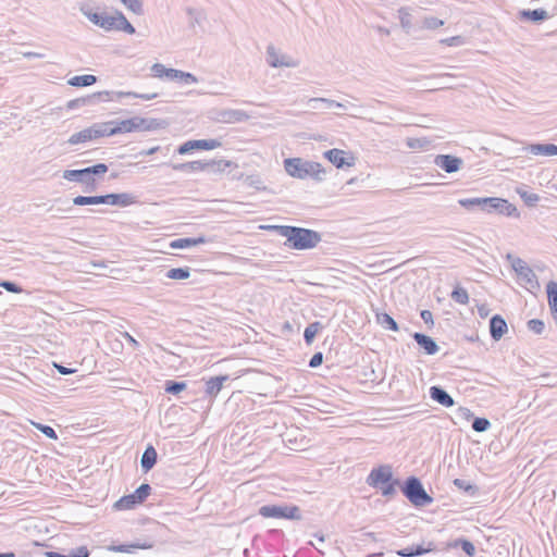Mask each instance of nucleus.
Returning a JSON list of instances; mask_svg holds the SVG:
<instances>
[{
    "label": "nucleus",
    "mask_w": 557,
    "mask_h": 557,
    "mask_svg": "<svg viewBox=\"0 0 557 557\" xmlns=\"http://www.w3.org/2000/svg\"><path fill=\"white\" fill-rule=\"evenodd\" d=\"M112 30H122L129 35H133L136 32L135 27L127 21L121 11H116L115 15H113Z\"/></svg>",
    "instance_id": "nucleus-26"
},
{
    "label": "nucleus",
    "mask_w": 557,
    "mask_h": 557,
    "mask_svg": "<svg viewBox=\"0 0 557 557\" xmlns=\"http://www.w3.org/2000/svg\"><path fill=\"white\" fill-rule=\"evenodd\" d=\"M86 175H88V181L91 184V189L96 188V180L95 175H102L108 172V165L104 163H97L91 166L85 168Z\"/></svg>",
    "instance_id": "nucleus-35"
},
{
    "label": "nucleus",
    "mask_w": 557,
    "mask_h": 557,
    "mask_svg": "<svg viewBox=\"0 0 557 557\" xmlns=\"http://www.w3.org/2000/svg\"><path fill=\"white\" fill-rule=\"evenodd\" d=\"M548 304L555 319H557V283L550 281L546 286Z\"/></svg>",
    "instance_id": "nucleus-38"
},
{
    "label": "nucleus",
    "mask_w": 557,
    "mask_h": 557,
    "mask_svg": "<svg viewBox=\"0 0 557 557\" xmlns=\"http://www.w3.org/2000/svg\"><path fill=\"white\" fill-rule=\"evenodd\" d=\"M457 412L458 416L466 421H469L471 418H473V413L468 408L459 407Z\"/></svg>",
    "instance_id": "nucleus-63"
},
{
    "label": "nucleus",
    "mask_w": 557,
    "mask_h": 557,
    "mask_svg": "<svg viewBox=\"0 0 557 557\" xmlns=\"http://www.w3.org/2000/svg\"><path fill=\"white\" fill-rule=\"evenodd\" d=\"M508 331L507 322L505 319L495 314L490 320V334L494 341H499Z\"/></svg>",
    "instance_id": "nucleus-19"
},
{
    "label": "nucleus",
    "mask_w": 557,
    "mask_h": 557,
    "mask_svg": "<svg viewBox=\"0 0 557 557\" xmlns=\"http://www.w3.org/2000/svg\"><path fill=\"white\" fill-rule=\"evenodd\" d=\"M324 157L337 169L354 166L356 161L355 157L350 152L336 148L325 151Z\"/></svg>",
    "instance_id": "nucleus-13"
},
{
    "label": "nucleus",
    "mask_w": 557,
    "mask_h": 557,
    "mask_svg": "<svg viewBox=\"0 0 557 557\" xmlns=\"http://www.w3.org/2000/svg\"><path fill=\"white\" fill-rule=\"evenodd\" d=\"M366 482L370 487H379L380 485L383 487H423L418 476L410 475L405 481L395 478L391 465H381L373 468Z\"/></svg>",
    "instance_id": "nucleus-2"
},
{
    "label": "nucleus",
    "mask_w": 557,
    "mask_h": 557,
    "mask_svg": "<svg viewBox=\"0 0 557 557\" xmlns=\"http://www.w3.org/2000/svg\"><path fill=\"white\" fill-rule=\"evenodd\" d=\"M187 384L183 381H173L169 380L164 384V391L168 394L177 395L184 389H186Z\"/></svg>",
    "instance_id": "nucleus-43"
},
{
    "label": "nucleus",
    "mask_w": 557,
    "mask_h": 557,
    "mask_svg": "<svg viewBox=\"0 0 557 557\" xmlns=\"http://www.w3.org/2000/svg\"><path fill=\"white\" fill-rule=\"evenodd\" d=\"M213 120L220 123H240L249 120V114L243 110L237 109H221L213 113Z\"/></svg>",
    "instance_id": "nucleus-14"
},
{
    "label": "nucleus",
    "mask_w": 557,
    "mask_h": 557,
    "mask_svg": "<svg viewBox=\"0 0 557 557\" xmlns=\"http://www.w3.org/2000/svg\"><path fill=\"white\" fill-rule=\"evenodd\" d=\"M69 557H89V550L86 546H81L76 549L71 550L67 554Z\"/></svg>",
    "instance_id": "nucleus-61"
},
{
    "label": "nucleus",
    "mask_w": 557,
    "mask_h": 557,
    "mask_svg": "<svg viewBox=\"0 0 557 557\" xmlns=\"http://www.w3.org/2000/svg\"><path fill=\"white\" fill-rule=\"evenodd\" d=\"M152 547V544L149 543H133V544H120V545H112L109 547L112 552H119V553H127L132 554L135 552V549H149Z\"/></svg>",
    "instance_id": "nucleus-32"
},
{
    "label": "nucleus",
    "mask_w": 557,
    "mask_h": 557,
    "mask_svg": "<svg viewBox=\"0 0 557 557\" xmlns=\"http://www.w3.org/2000/svg\"><path fill=\"white\" fill-rule=\"evenodd\" d=\"M413 339L418 344V346L426 354V355H435L440 347L436 342L431 337L423 333L416 332L412 334Z\"/></svg>",
    "instance_id": "nucleus-20"
},
{
    "label": "nucleus",
    "mask_w": 557,
    "mask_h": 557,
    "mask_svg": "<svg viewBox=\"0 0 557 557\" xmlns=\"http://www.w3.org/2000/svg\"><path fill=\"white\" fill-rule=\"evenodd\" d=\"M406 144L410 149H426L431 145V141L425 137L407 138Z\"/></svg>",
    "instance_id": "nucleus-50"
},
{
    "label": "nucleus",
    "mask_w": 557,
    "mask_h": 557,
    "mask_svg": "<svg viewBox=\"0 0 557 557\" xmlns=\"http://www.w3.org/2000/svg\"><path fill=\"white\" fill-rule=\"evenodd\" d=\"M484 197L459 198L458 203L469 211H483Z\"/></svg>",
    "instance_id": "nucleus-36"
},
{
    "label": "nucleus",
    "mask_w": 557,
    "mask_h": 557,
    "mask_svg": "<svg viewBox=\"0 0 557 557\" xmlns=\"http://www.w3.org/2000/svg\"><path fill=\"white\" fill-rule=\"evenodd\" d=\"M376 320L382 326L391 331L397 332L399 330L397 322L388 313H377Z\"/></svg>",
    "instance_id": "nucleus-42"
},
{
    "label": "nucleus",
    "mask_w": 557,
    "mask_h": 557,
    "mask_svg": "<svg viewBox=\"0 0 557 557\" xmlns=\"http://www.w3.org/2000/svg\"><path fill=\"white\" fill-rule=\"evenodd\" d=\"M139 98L143 100H151L158 97L157 92L153 94H138L135 91H98L90 94L85 97H79L76 99H72L66 103V109L75 110L82 107H92L98 104L101 101H111L114 98Z\"/></svg>",
    "instance_id": "nucleus-3"
},
{
    "label": "nucleus",
    "mask_w": 557,
    "mask_h": 557,
    "mask_svg": "<svg viewBox=\"0 0 557 557\" xmlns=\"http://www.w3.org/2000/svg\"><path fill=\"white\" fill-rule=\"evenodd\" d=\"M271 230L286 238L285 246L295 250H307L314 248L321 242V234L310 228L290 225H268Z\"/></svg>",
    "instance_id": "nucleus-1"
},
{
    "label": "nucleus",
    "mask_w": 557,
    "mask_h": 557,
    "mask_svg": "<svg viewBox=\"0 0 557 557\" xmlns=\"http://www.w3.org/2000/svg\"><path fill=\"white\" fill-rule=\"evenodd\" d=\"M221 146L216 139H193L188 140L177 148V153L187 154L194 150H212Z\"/></svg>",
    "instance_id": "nucleus-12"
},
{
    "label": "nucleus",
    "mask_w": 557,
    "mask_h": 557,
    "mask_svg": "<svg viewBox=\"0 0 557 557\" xmlns=\"http://www.w3.org/2000/svg\"><path fill=\"white\" fill-rule=\"evenodd\" d=\"M97 82V77L91 74L77 75L67 81V84L73 87H87L94 85Z\"/></svg>",
    "instance_id": "nucleus-37"
},
{
    "label": "nucleus",
    "mask_w": 557,
    "mask_h": 557,
    "mask_svg": "<svg viewBox=\"0 0 557 557\" xmlns=\"http://www.w3.org/2000/svg\"><path fill=\"white\" fill-rule=\"evenodd\" d=\"M112 30H122L129 35H133L136 32L135 27L127 21L121 11H116L115 15H113Z\"/></svg>",
    "instance_id": "nucleus-24"
},
{
    "label": "nucleus",
    "mask_w": 557,
    "mask_h": 557,
    "mask_svg": "<svg viewBox=\"0 0 557 557\" xmlns=\"http://www.w3.org/2000/svg\"><path fill=\"white\" fill-rule=\"evenodd\" d=\"M185 11L189 16L188 25L191 29H195L196 26H201L206 18V14L202 10L188 7Z\"/></svg>",
    "instance_id": "nucleus-33"
},
{
    "label": "nucleus",
    "mask_w": 557,
    "mask_h": 557,
    "mask_svg": "<svg viewBox=\"0 0 557 557\" xmlns=\"http://www.w3.org/2000/svg\"><path fill=\"white\" fill-rule=\"evenodd\" d=\"M140 131H156L165 128L168 126V122L162 119H146L140 117Z\"/></svg>",
    "instance_id": "nucleus-34"
},
{
    "label": "nucleus",
    "mask_w": 557,
    "mask_h": 557,
    "mask_svg": "<svg viewBox=\"0 0 557 557\" xmlns=\"http://www.w3.org/2000/svg\"><path fill=\"white\" fill-rule=\"evenodd\" d=\"M107 205L106 195L100 196H76L73 198L75 206Z\"/></svg>",
    "instance_id": "nucleus-31"
},
{
    "label": "nucleus",
    "mask_w": 557,
    "mask_h": 557,
    "mask_svg": "<svg viewBox=\"0 0 557 557\" xmlns=\"http://www.w3.org/2000/svg\"><path fill=\"white\" fill-rule=\"evenodd\" d=\"M399 21L401 27L409 33V30L412 27V14L410 13L409 9L407 8H400L398 10Z\"/></svg>",
    "instance_id": "nucleus-45"
},
{
    "label": "nucleus",
    "mask_w": 557,
    "mask_h": 557,
    "mask_svg": "<svg viewBox=\"0 0 557 557\" xmlns=\"http://www.w3.org/2000/svg\"><path fill=\"white\" fill-rule=\"evenodd\" d=\"M435 164L447 173H453V156L440 154L435 158Z\"/></svg>",
    "instance_id": "nucleus-47"
},
{
    "label": "nucleus",
    "mask_w": 557,
    "mask_h": 557,
    "mask_svg": "<svg viewBox=\"0 0 557 557\" xmlns=\"http://www.w3.org/2000/svg\"><path fill=\"white\" fill-rule=\"evenodd\" d=\"M420 317L429 329H432L434 326L433 314L430 310H422L420 312Z\"/></svg>",
    "instance_id": "nucleus-59"
},
{
    "label": "nucleus",
    "mask_w": 557,
    "mask_h": 557,
    "mask_svg": "<svg viewBox=\"0 0 557 557\" xmlns=\"http://www.w3.org/2000/svg\"><path fill=\"white\" fill-rule=\"evenodd\" d=\"M284 169L288 175L299 180L311 177L317 182H322L326 174V170L320 163L301 158L285 159Z\"/></svg>",
    "instance_id": "nucleus-4"
},
{
    "label": "nucleus",
    "mask_w": 557,
    "mask_h": 557,
    "mask_svg": "<svg viewBox=\"0 0 557 557\" xmlns=\"http://www.w3.org/2000/svg\"><path fill=\"white\" fill-rule=\"evenodd\" d=\"M323 329V325L321 322L315 321L305 329L304 332V339L307 345H311L314 341L315 335Z\"/></svg>",
    "instance_id": "nucleus-39"
},
{
    "label": "nucleus",
    "mask_w": 557,
    "mask_h": 557,
    "mask_svg": "<svg viewBox=\"0 0 557 557\" xmlns=\"http://www.w3.org/2000/svg\"><path fill=\"white\" fill-rule=\"evenodd\" d=\"M245 183L250 187H255L256 189H264V187L262 186V181L258 176H247Z\"/></svg>",
    "instance_id": "nucleus-58"
},
{
    "label": "nucleus",
    "mask_w": 557,
    "mask_h": 557,
    "mask_svg": "<svg viewBox=\"0 0 557 557\" xmlns=\"http://www.w3.org/2000/svg\"><path fill=\"white\" fill-rule=\"evenodd\" d=\"M228 375H219L210 377L206 382V394L210 397H215L223 387L224 382L228 381Z\"/></svg>",
    "instance_id": "nucleus-23"
},
{
    "label": "nucleus",
    "mask_w": 557,
    "mask_h": 557,
    "mask_svg": "<svg viewBox=\"0 0 557 557\" xmlns=\"http://www.w3.org/2000/svg\"><path fill=\"white\" fill-rule=\"evenodd\" d=\"M112 30H122L129 35H133L136 32L135 27L127 21L121 11H116L115 15H113Z\"/></svg>",
    "instance_id": "nucleus-25"
},
{
    "label": "nucleus",
    "mask_w": 557,
    "mask_h": 557,
    "mask_svg": "<svg viewBox=\"0 0 557 557\" xmlns=\"http://www.w3.org/2000/svg\"><path fill=\"white\" fill-rule=\"evenodd\" d=\"M517 194L528 207H534L540 201V196L537 194L529 193L524 188L518 187Z\"/></svg>",
    "instance_id": "nucleus-41"
},
{
    "label": "nucleus",
    "mask_w": 557,
    "mask_h": 557,
    "mask_svg": "<svg viewBox=\"0 0 557 557\" xmlns=\"http://www.w3.org/2000/svg\"><path fill=\"white\" fill-rule=\"evenodd\" d=\"M429 549L422 545H412L397 550V555L401 557H417L426 553Z\"/></svg>",
    "instance_id": "nucleus-40"
},
{
    "label": "nucleus",
    "mask_w": 557,
    "mask_h": 557,
    "mask_svg": "<svg viewBox=\"0 0 557 557\" xmlns=\"http://www.w3.org/2000/svg\"><path fill=\"white\" fill-rule=\"evenodd\" d=\"M168 69L161 63H154L151 66L152 75L159 78L165 77Z\"/></svg>",
    "instance_id": "nucleus-57"
},
{
    "label": "nucleus",
    "mask_w": 557,
    "mask_h": 557,
    "mask_svg": "<svg viewBox=\"0 0 557 557\" xmlns=\"http://www.w3.org/2000/svg\"><path fill=\"white\" fill-rule=\"evenodd\" d=\"M522 15L533 22L544 21L549 16L547 11L543 9L527 10L522 12Z\"/></svg>",
    "instance_id": "nucleus-46"
},
{
    "label": "nucleus",
    "mask_w": 557,
    "mask_h": 557,
    "mask_svg": "<svg viewBox=\"0 0 557 557\" xmlns=\"http://www.w3.org/2000/svg\"><path fill=\"white\" fill-rule=\"evenodd\" d=\"M508 259L512 260V269L525 283L530 284L531 287L539 286L534 271L522 259L512 258L510 255H508Z\"/></svg>",
    "instance_id": "nucleus-15"
},
{
    "label": "nucleus",
    "mask_w": 557,
    "mask_h": 557,
    "mask_svg": "<svg viewBox=\"0 0 557 557\" xmlns=\"http://www.w3.org/2000/svg\"><path fill=\"white\" fill-rule=\"evenodd\" d=\"M458 549H460L467 557H474L476 555V547L465 536L455 537V552Z\"/></svg>",
    "instance_id": "nucleus-29"
},
{
    "label": "nucleus",
    "mask_w": 557,
    "mask_h": 557,
    "mask_svg": "<svg viewBox=\"0 0 557 557\" xmlns=\"http://www.w3.org/2000/svg\"><path fill=\"white\" fill-rule=\"evenodd\" d=\"M430 397L445 406V407H450L453 406V396H450L444 388H442L441 386H432L430 388Z\"/></svg>",
    "instance_id": "nucleus-28"
},
{
    "label": "nucleus",
    "mask_w": 557,
    "mask_h": 557,
    "mask_svg": "<svg viewBox=\"0 0 557 557\" xmlns=\"http://www.w3.org/2000/svg\"><path fill=\"white\" fill-rule=\"evenodd\" d=\"M37 430H39L42 434H45L50 440H58L57 432L53 428L47 424L34 423Z\"/></svg>",
    "instance_id": "nucleus-55"
},
{
    "label": "nucleus",
    "mask_w": 557,
    "mask_h": 557,
    "mask_svg": "<svg viewBox=\"0 0 557 557\" xmlns=\"http://www.w3.org/2000/svg\"><path fill=\"white\" fill-rule=\"evenodd\" d=\"M165 276L171 280H187L190 276V270L188 267L173 268L166 272Z\"/></svg>",
    "instance_id": "nucleus-44"
},
{
    "label": "nucleus",
    "mask_w": 557,
    "mask_h": 557,
    "mask_svg": "<svg viewBox=\"0 0 557 557\" xmlns=\"http://www.w3.org/2000/svg\"><path fill=\"white\" fill-rule=\"evenodd\" d=\"M140 116H134L123 121H109L107 124V136H113L120 133H131L140 131Z\"/></svg>",
    "instance_id": "nucleus-10"
},
{
    "label": "nucleus",
    "mask_w": 557,
    "mask_h": 557,
    "mask_svg": "<svg viewBox=\"0 0 557 557\" xmlns=\"http://www.w3.org/2000/svg\"><path fill=\"white\" fill-rule=\"evenodd\" d=\"M170 247L174 249L189 248L194 247V242L191 237L177 238L171 242Z\"/></svg>",
    "instance_id": "nucleus-52"
},
{
    "label": "nucleus",
    "mask_w": 557,
    "mask_h": 557,
    "mask_svg": "<svg viewBox=\"0 0 557 557\" xmlns=\"http://www.w3.org/2000/svg\"><path fill=\"white\" fill-rule=\"evenodd\" d=\"M120 2L132 13L136 15L144 14V7L141 0H120Z\"/></svg>",
    "instance_id": "nucleus-48"
},
{
    "label": "nucleus",
    "mask_w": 557,
    "mask_h": 557,
    "mask_svg": "<svg viewBox=\"0 0 557 557\" xmlns=\"http://www.w3.org/2000/svg\"><path fill=\"white\" fill-rule=\"evenodd\" d=\"M528 329L540 335L545 330V323L540 319H531L528 321Z\"/></svg>",
    "instance_id": "nucleus-53"
},
{
    "label": "nucleus",
    "mask_w": 557,
    "mask_h": 557,
    "mask_svg": "<svg viewBox=\"0 0 557 557\" xmlns=\"http://www.w3.org/2000/svg\"><path fill=\"white\" fill-rule=\"evenodd\" d=\"M79 11L86 18H88V21H90L96 26H99L106 32L112 30L113 16L94 11L92 5L89 3H82L79 5Z\"/></svg>",
    "instance_id": "nucleus-9"
},
{
    "label": "nucleus",
    "mask_w": 557,
    "mask_h": 557,
    "mask_svg": "<svg viewBox=\"0 0 557 557\" xmlns=\"http://www.w3.org/2000/svg\"><path fill=\"white\" fill-rule=\"evenodd\" d=\"M406 498L417 507H423L432 503L433 498L426 490H400Z\"/></svg>",
    "instance_id": "nucleus-17"
},
{
    "label": "nucleus",
    "mask_w": 557,
    "mask_h": 557,
    "mask_svg": "<svg viewBox=\"0 0 557 557\" xmlns=\"http://www.w3.org/2000/svg\"><path fill=\"white\" fill-rule=\"evenodd\" d=\"M151 490H134V493L121 497L114 504L117 510H128L135 508L137 505L143 504L150 495Z\"/></svg>",
    "instance_id": "nucleus-11"
},
{
    "label": "nucleus",
    "mask_w": 557,
    "mask_h": 557,
    "mask_svg": "<svg viewBox=\"0 0 557 557\" xmlns=\"http://www.w3.org/2000/svg\"><path fill=\"white\" fill-rule=\"evenodd\" d=\"M232 162L227 160H196L190 162H184V163H171L169 164L172 170L177 172H185V173H191V172H203L208 170L212 171H219L222 172L225 169L232 166Z\"/></svg>",
    "instance_id": "nucleus-5"
},
{
    "label": "nucleus",
    "mask_w": 557,
    "mask_h": 557,
    "mask_svg": "<svg viewBox=\"0 0 557 557\" xmlns=\"http://www.w3.org/2000/svg\"><path fill=\"white\" fill-rule=\"evenodd\" d=\"M420 23L421 27L425 29H436L444 25V21L435 16H424Z\"/></svg>",
    "instance_id": "nucleus-49"
},
{
    "label": "nucleus",
    "mask_w": 557,
    "mask_h": 557,
    "mask_svg": "<svg viewBox=\"0 0 557 557\" xmlns=\"http://www.w3.org/2000/svg\"><path fill=\"white\" fill-rule=\"evenodd\" d=\"M107 205L127 207L136 202V197L129 193L106 195Z\"/></svg>",
    "instance_id": "nucleus-21"
},
{
    "label": "nucleus",
    "mask_w": 557,
    "mask_h": 557,
    "mask_svg": "<svg viewBox=\"0 0 557 557\" xmlns=\"http://www.w3.org/2000/svg\"><path fill=\"white\" fill-rule=\"evenodd\" d=\"M323 362V354L321 351H318L313 354L311 359L309 360V367L310 368H318Z\"/></svg>",
    "instance_id": "nucleus-62"
},
{
    "label": "nucleus",
    "mask_w": 557,
    "mask_h": 557,
    "mask_svg": "<svg viewBox=\"0 0 557 557\" xmlns=\"http://www.w3.org/2000/svg\"><path fill=\"white\" fill-rule=\"evenodd\" d=\"M0 287L13 294H21L23 292V288L12 281L0 280Z\"/></svg>",
    "instance_id": "nucleus-54"
},
{
    "label": "nucleus",
    "mask_w": 557,
    "mask_h": 557,
    "mask_svg": "<svg viewBox=\"0 0 557 557\" xmlns=\"http://www.w3.org/2000/svg\"><path fill=\"white\" fill-rule=\"evenodd\" d=\"M483 212L503 214L506 216L519 218L520 213L515 205L507 199L498 197H484Z\"/></svg>",
    "instance_id": "nucleus-7"
},
{
    "label": "nucleus",
    "mask_w": 557,
    "mask_h": 557,
    "mask_svg": "<svg viewBox=\"0 0 557 557\" xmlns=\"http://www.w3.org/2000/svg\"><path fill=\"white\" fill-rule=\"evenodd\" d=\"M157 451L152 445H148L140 458V466L145 472L151 470L157 462Z\"/></svg>",
    "instance_id": "nucleus-27"
},
{
    "label": "nucleus",
    "mask_w": 557,
    "mask_h": 557,
    "mask_svg": "<svg viewBox=\"0 0 557 557\" xmlns=\"http://www.w3.org/2000/svg\"><path fill=\"white\" fill-rule=\"evenodd\" d=\"M258 512L263 518L302 520L301 510L296 505H263L259 508Z\"/></svg>",
    "instance_id": "nucleus-6"
},
{
    "label": "nucleus",
    "mask_w": 557,
    "mask_h": 557,
    "mask_svg": "<svg viewBox=\"0 0 557 557\" xmlns=\"http://www.w3.org/2000/svg\"><path fill=\"white\" fill-rule=\"evenodd\" d=\"M307 107L312 111H324L332 108H346L344 103L327 98H310L307 100Z\"/></svg>",
    "instance_id": "nucleus-18"
},
{
    "label": "nucleus",
    "mask_w": 557,
    "mask_h": 557,
    "mask_svg": "<svg viewBox=\"0 0 557 557\" xmlns=\"http://www.w3.org/2000/svg\"><path fill=\"white\" fill-rule=\"evenodd\" d=\"M180 73H181V70L168 69L165 77L170 81L178 79Z\"/></svg>",
    "instance_id": "nucleus-64"
},
{
    "label": "nucleus",
    "mask_w": 557,
    "mask_h": 557,
    "mask_svg": "<svg viewBox=\"0 0 557 557\" xmlns=\"http://www.w3.org/2000/svg\"><path fill=\"white\" fill-rule=\"evenodd\" d=\"M267 54H268V63L272 67H281V66L294 67V66H296L295 62H283V60H280V55L273 46L268 47Z\"/></svg>",
    "instance_id": "nucleus-30"
},
{
    "label": "nucleus",
    "mask_w": 557,
    "mask_h": 557,
    "mask_svg": "<svg viewBox=\"0 0 557 557\" xmlns=\"http://www.w3.org/2000/svg\"><path fill=\"white\" fill-rule=\"evenodd\" d=\"M455 301L459 304H467L469 301L467 290L459 285H455Z\"/></svg>",
    "instance_id": "nucleus-56"
},
{
    "label": "nucleus",
    "mask_w": 557,
    "mask_h": 557,
    "mask_svg": "<svg viewBox=\"0 0 557 557\" xmlns=\"http://www.w3.org/2000/svg\"><path fill=\"white\" fill-rule=\"evenodd\" d=\"M63 178L72 182H78L86 186L85 191H92L91 184L88 181V175H86L85 169L81 170H65L63 172Z\"/></svg>",
    "instance_id": "nucleus-22"
},
{
    "label": "nucleus",
    "mask_w": 557,
    "mask_h": 557,
    "mask_svg": "<svg viewBox=\"0 0 557 557\" xmlns=\"http://www.w3.org/2000/svg\"><path fill=\"white\" fill-rule=\"evenodd\" d=\"M491 428V422L488 419L486 418H473V421H472V429L475 431V432H485L487 431L488 429Z\"/></svg>",
    "instance_id": "nucleus-51"
},
{
    "label": "nucleus",
    "mask_w": 557,
    "mask_h": 557,
    "mask_svg": "<svg viewBox=\"0 0 557 557\" xmlns=\"http://www.w3.org/2000/svg\"><path fill=\"white\" fill-rule=\"evenodd\" d=\"M101 137H107V124L104 122L95 123L91 126L82 129L81 132L74 133L67 139V143L70 145H77Z\"/></svg>",
    "instance_id": "nucleus-8"
},
{
    "label": "nucleus",
    "mask_w": 557,
    "mask_h": 557,
    "mask_svg": "<svg viewBox=\"0 0 557 557\" xmlns=\"http://www.w3.org/2000/svg\"><path fill=\"white\" fill-rule=\"evenodd\" d=\"M178 79L184 82L185 84L198 83V78L194 74L184 71H181Z\"/></svg>",
    "instance_id": "nucleus-60"
},
{
    "label": "nucleus",
    "mask_w": 557,
    "mask_h": 557,
    "mask_svg": "<svg viewBox=\"0 0 557 557\" xmlns=\"http://www.w3.org/2000/svg\"><path fill=\"white\" fill-rule=\"evenodd\" d=\"M522 151L533 156L553 157L557 156V145L555 144H530L522 147Z\"/></svg>",
    "instance_id": "nucleus-16"
}]
</instances>
